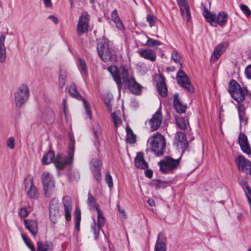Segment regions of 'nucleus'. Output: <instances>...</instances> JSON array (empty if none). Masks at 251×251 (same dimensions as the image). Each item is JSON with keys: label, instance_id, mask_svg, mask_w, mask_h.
<instances>
[{"label": "nucleus", "instance_id": "680f3d73", "mask_svg": "<svg viewBox=\"0 0 251 251\" xmlns=\"http://www.w3.org/2000/svg\"><path fill=\"white\" fill-rule=\"evenodd\" d=\"M146 176L148 178H151L152 176V172L151 170H147L145 172Z\"/></svg>", "mask_w": 251, "mask_h": 251}, {"label": "nucleus", "instance_id": "49530a36", "mask_svg": "<svg viewBox=\"0 0 251 251\" xmlns=\"http://www.w3.org/2000/svg\"><path fill=\"white\" fill-rule=\"evenodd\" d=\"M60 216V213L57 212H54V211H50V221L53 224H55L59 218Z\"/></svg>", "mask_w": 251, "mask_h": 251}, {"label": "nucleus", "instance_id": "f03ea898", "mask_svg": "<svg viewBox=\"0 0 251 251\" xmlns=\"http://www.w3.org/2000/svg\"><path fill=\"white\" fill-rule=\"evenodd\" d=\"M69 135L70 138L69 156H67L62 154H58L53 160L54 164L57 169H63L65 166L70 164L73 162L75 140L74 137L71 133H70Z\"/></svg>", "mask_w": 251, "mask_h": 251}, {"label": "nucleus", "instance_id": "a18cd8bd", "mask_svg": "<svg viewBox=\"0 0 251 251\" xmlns=\"http://www.w3.org/2000/svg\"><path fill=\"white\" fill-rule=\"evenodd\" d=\"M171 57L172 59L176 63L179 64L180 68H182V65L181 63V57L178 52L176 50H174L172 53Z\"/></svg>", "mask_w": 251, "mask_h": 251}, {"label": "nucleus", "instance_id": "5701e85b", "mask_svg": "<svg viewBox=\"0 0 251 251\" xmlns=\"http://www.w3.org/2000/svg\"><path fill=\"white\" fill-rule=\"evenodd\" d=\"M41 119L47 123H52L54 119V114L51 108L48 107L39 115Z\"/></svg>", "mask_w": 251, "mask_h": 251}, {"label": "nucleus", "instance_id": "cd10ccee", "mask_svg": "<svg viewBox=\"0 0 251 251\" xmlns=\"http://www.w3.org/2000/svg\"><path fill=\"white\" fill-rule=\"evenodd\" d=\"M158 93L161 97H165L167 94V88L164 79L161 77L157 83Z\"/></svg>", "mask_w": 251, "mask_h": 251}, {"label": "nucleus", "instance_id": "aec40b11", "mask_svg": "<svg viewBox=\"0 0 251 251\" xmlns=\"http://www.w3.org/2000/svg\"><path fill=\"white\" fill-rule=\"evenodd\" d=\"M24 223L25 228L32 236H35L38 231L37 222L33 220L24 219Z\"/></svg>", "mask_w": 251, "mask_h": 251}, {"label": "nucleus", "instance_id": "473e14b6", "mask_svg": "<svg viewBox=\"0 0 251 251\" xmlns=\"http://www.w3.org/2000/svg\"><path fill=\"white\" fill-rule=\"evenodd\" d=\"M88 204L91 210H96L98 211V209H100V205L97 204L95 199L93 196L89 193L87 200Z\"/></svg>", "mask_w": 251, "mask_h": 251}, {"label": "nucleus", "instance_id": "603ef678", "mask_svg": "<svg viewBox=\"0 0 251 251\" xmlns=\"http://www.w3.org/2000/svg\"><path fill=\"white\" fill-rule=\"evenodd\" d=\"M94 133L95 135V140L96 141V142L95 143V145L96 146H99L100 145V143L98 139H99V135L101 133L100 128H99V129L98 128L96 130H95L94 131Z\"/></svg>", "mask_w": 251, "mask_h": 251}, {"label": "nucleus", "instance_id": "2f4dec72", "mask_svg": "<svg viewBox=\"0 0 251 251\" xmlns=\"http://www.w3.org/2000/svg\"><path fill=\"white\" fill-rule=\"evenodd\" d=\"M181 15L183 18H186L187 22H188L190 18V11L188 3L179 6Z\"/></svg>", "mask_w": 251, "mask_h": 251}, {"label": "nucleus", "instance_id": "0e129e2a", "mask_svg": "<svg viewBox=\"0 0 251 251\" xmlns=\"http://www.w3.org/2000/svg\"><path fill=\"white\" fill-rule=\"evenodd\" d=\"M148 203L151 206H153L155 205V201L153 199H150L148 201Z\"/></svg>", "mask_w": 251, "mask_h": 251}, {"label": "nucleus", "instance_id": "69168bd1", "mask_svg": "<svg viewBox=\"0 0 251 251\" xmlns=\"http://www.w3.org/2000/svg\"><path fill=\"white\" fill-rule=\"evenodd\" d=\"M237 218L239 221H241L243 218V214L241 213H239L237 214Z\"/></svg>", "mask_w": 251, "mask_h": 251}, {"label": "nucleus", "instance_id": "c03bdc74", "mask_svg": "<svg viewBox=\"0 0 251 251\" xmlns=\"http://www.w3.org/2000/svg\"><path fill=\"white\" fill-rule=\"evenodd\" d=\"M22 238L26 245V246L30 249L31 251H36L35 249L34 248L33 245L32 244L31 240L28 238V237L24 234H22Z\"/></svg>", "mask_w": 251, "mask_h": 251}, {"label": "nucleus", "instance_id": "412c9836", "mask_svg": "<svg viewBox=\"0 0 251 251\" xmlns=\"http://www.w3.org/2000/svg\"><path fill=\"white\" fill-rule=\"evenodd\" d=\"M62 203L64 207L65 218L67 221H70L71 219L72 209L71 198L68 196L64 197L62 199Z\"/></svg>", "mask_w": 251, "mask_h": 251}, {"label": "nucleus", "instance_id": "a211bd4d", "mask_svg": "<svg viewBox=\"0 0 251 251\" xmlns=\"http://www.w3.org/2000/svg\"><path fill=\"white\" fill-rule=\"evenodd\" d=\"M101 162L98 159L95 158L92 160L91 162V169L93 176L96 180L99 181L101 179L100 176V166Z\"/></svg>", "mask_w": 251, "mask_h": 251}, {"label": "nucleus", "instance_id": "3c124183", "mask_svg": "<svg viewBox=\"0 0 251 251\" xmlns=\"http://www.w3.org/2000/svg\"><path fill=\"white\" fill-rule=\"evenodd\" d=\"M240 8L243 11V12L247 16H250L251 14V11L249 7L244 4H241L240 5Z\"/></svg>", "mask_w": 251, "mask_h": 251}, {"label": "nucleus", "instance_id": "a878e982", "mask_svg": "<svg viewBox=\"0 0 251 251\" xmlns=\"http://www.w3.org/2000/svg\"><path fill=\"white\" fill-rule=\"evenodd\" d=\"M178 94H175L174 96V104L175 109L177 113H184L186 108V106L183 104L179 100Z\"/></svg>", "mask_w": 251, "mask_h": 251}, {"label": "nucleus", "instance_id": "0eeeda50", "mask_svg": "<svg viewBox=\"0 0 251 251\" xmlns=\"http://www.w3.org/2000/svg\"><path fill=\"white\" fill-rule=\"evenodd\" d=\"M180 163V158L174 159L166 156L158 162L160 171L164 174H171L177 169Z\"/></svg>", "mask_w": 251, "mask_h": 251}, {"label": "nucleus", "instance_id": "7ed1b4c3", "mask_svg": "<svg viewBox=\"0 0 251 251\" xmlns=\"http://www.w3.org/2000/svg\"><path fill=\"white\" fill-rule=\"evenodd\" d=\"M201 6H202V15L206 21L211 25L216 26L217 24H219L220 25H223L226 23L228 18L227 13L221 11L218 13V15H216L215 13L209 11L202 3Z\"/></svg>", "mask_w": 251, "mask_h": 251}, {"label": "nucleus", "instance_id": "de8ad7c7", "mask_svg": "<svg viewBox=\"0 0 251 251\" xmlns=\"http://www.w3.org/2000/svg\"><path fill=\"white\" fill-rule=\"evenodd\" d=\"M167 182L159 180H155L153 182V184L155 187L156 189L165 188L167 186Z\"/></svg>", "mask_w": 251, "mask_h": 251}, {"label": "nucleus", "instance_id": "6ab92c4d", "mask_svg": "<svg viewBox=\"0 0 251 251\" xmlns=\"http://www.w3.org/2000/svg\"><path fill=\"white\" fill-rule=\"evenodd\" d=\"M238 143L242 151L247 154L251 153V150L248 143L247 136L243 133H240L238 136Z\"/></svg>", "mask_w": 251, "mask_h": 251}, {"label": "nucleus", "instance_id": "ea45409f", "mask_svg": "<svg viewBox=\"0 0 251 251\" xmlns=\"http://www.w3.org/2000/svg\"><path fill=\"white\" fill-rule=\"evenodd\" d=\"M59 203L57 200L53 199L52 200L50 204V211L60 213L59 211Z\"/></svg>", "mask_w": 251, "mask_h": 251}, {"label": "nucleus", "instance_id": "f257e3e1", "mask_svg": "<svg viewBox=\"0 0 251 251\" xmlns=\"http://www.w3.org/2000/svg\"><path fill=\"white\" fill-rule=\"evenodd\" d=\"M108 71L112 75L113 79L118 85V88L121 87V83H125L128 89L133 94L140 95L142 87L138 83L134 78L127 77L128 73L124 67L118 69L116 66H111L107 68Z\"/></svg>", "mask_w": 251, "mask_h": 251}, {"label": "nucleus", "instance_id": "864d4df0", "mask_svg": "<svg viewBox=\"0 0 251 251\" xmlns=\"http://www.w3.org/2000/svg\"><path fill=\"white\" fill-rule=\"evenodd\" d=\"M147 22L149 23L151 27L153 26L155 24V18L154 16L148 15L146 17Z\"/></svg>", "mask_w": 251, "mask_h": 251}, {"label": "nucleus", "instance_id": "4c0bfd02", "mask_svg": "<svg viewBox=\"0 0 251 251\" xmlns=\"http://www.w3.org/2000/svg\"><path fill=\"white\" fill-rule=\"evenodd\" d=\"M126 139L128 143L133 144L135 142L136 135L133 133L131 129L127 126L126 128Z\"/></svg>", "mask_w": 251, "mask_h": 251}, {"label": "nucleus", "instance_id": "bb28decb", "mask_svg": "<svg viewBox=\"0 0 251 251\" xmlns=\"http://www.w3.org/2000/svg\"><path fill=\"white\" fill-rule=\"evenodd\" d=\"M5 36H0V62H3L6 59V48L5 47Z\"/></svg>", "mask_w": 251, "mask_h": 251}, {"label": "nucleus", "instance_id": "a19ab883", "mask_svg": "<svg viewBox=\"0 0 251 251\" xmlns=\"http://www.w3.org/2000/svg\"><path fill=\"white\" fill-rule=\"evenodd\" d=\"M67 77V75L65 71H61L60 72L59 78V87L60 88H62L66 84V79Z\"/></svg>", "mask_w": 251, "mask_h": 251}, {"label": "nucleus", "instance_id": "9d476101", "mask_svg": "<svg viewBox=\"0 0 251 251\" xmlns=\"http://www.w3.org/2000/svg\"><path fill=\"white\" fill-rule=\"evenodd\" d=\"M90 19V16L87 12L80 15L76 25V32L78 35H82L88 31Z\"/></svg>", "mask_w": 251, "mask_h": 251}, {"label": "nucleus", "instance_id": "5fc2aeb1", "mask_svg": "<svg viewBox=\"0 0 251 251\" xmlns=\"http://www.w3.org/2000/svg\"><path fill=\"white\" fill-rule=\"evenodd\" d=\"M19 214L21 217L25 218L28 215V212L25 208L23 207L20 209Z\"/></svg>", "mask_w": 251, "mask_h": 251}, {"label": "nucleus", "instance_id": "4d7b16f0", "mask_svg": "<svg viewBox=\"0 0 251 251\" xmlns=\"http://www.w3.org/2000/svg\"><path fill=\"white\" fill-rule=\"evenodd\" d=\"M48 18L50 20L55 24H57L58 23V18L54 15H50Z\"/></svg>", "mask_w": 251, "mask_h": 251}, {"label": "nucleus", "instance_id": "f8f14e48", "mask_svg": "<svg viewBox=\"0 0 251 251\" xmlns=\"http://www.w3.org/2000/svg\"><path fill=\"white\" fill-rule=\"evenodd\" d=\"M177 80L178 83L186 90L191 93L194 92V88L188 76L182 70H180L178 72L177 75Z\"/></svg>", "mask_w": 251, "mask_h": 251}, {"label": "nucleus", "instance_id": "13d9d810", "mask_svg": "<svg viewBox=\"0 0 251 251\" xmlns=\"http://www.w3.org/2000/svg\"><path fill=\"white\" fill-rule=\"evenodd\" d=\"M46 7H50L52 5L51 0H43Z\"/></svg>", "mask_w": 251, "mask_h": 251}, {"label": "nucleus", "instance_id": "e2e57ef3", "mask_svg": "<svg viewBox=\"0 0 251 251\" xmlns=\"http://www.w3.org/2000/svg\"><path fill=\"white\" fill-rule=\"evenodd\" d=\"M177 0V4L179 6L187 3L186 0Z\"/></svg>", "mask_w": 251, "mask_h": 251}, {"label": "nucleus", "instance_id": "9b49d317", "mask_svg": "<svg viewBox=\"0 0 251 251\" xmlns=\"http://www.w3.org/2000/svg\"><path fill=\"white\" fill-rule=\"evenodd\" d=\"M97 212V223L93 219V224L91 226V229L95 235V239H97L100 231V228L103 227L105 223V219L103 216V212L100 209H98Z\"/></svg>", "mask_w": 251, "mask_h": 251}, {"label": "nucleus", "instance_id": "39448f33", "mask_svg": "<svg viewBox=\"0 0 251 251\" xmlns=\"http://www.w3.org/2000/svg\"><path fill=\"white\" fill-rule=\"evenodd\" d=\"M228 91L232 98L239 103L244 100L245 96L249 93L246 88L241 87L234 80L230 81Z\"/></svg>", "mask_w": 251, "mask_h": 251}, {"label": "nucleus", "instance_id": "6e6552de", "mask_svg": "<svg viewBox=\"0 0 251 251\" xmlns=\"http://www.w3.org/2000/svg\"><path fill=\"white\" fill-rule=\"evenodd\" d=\"M41 179L44 186L45 195L47 197H50L54 190V178L51 174L48 172H44L41 175Z\"/></svg>", "mask_w": 251, "mask_h": 251}, {"label": "nucleus", "instance_id": "dca6fc26", "mask_svg": "<svg viewBox=\"0 0 251 251\" xmlns=\"http://www.w3.org/2000/svg\"><path fill=\"white\" fill-rule=\"evenodd\" d=\"M162 122V114L160 111H157L148 122L151 130L153 131L157 129L160 126Z\"/></svg>", "mask_w": 251, "mask_h": 251}, {"label": "nucleus", "instance_id": "20e7f679", "mask_svg": "<svg viewBox=\"0 0 251 251\" xmlns=\"http://www.w3.org/2000/svg\"><path fill=\"white\" fill-rule=\"evenodd\" d=\"M150 140L151 151L157 156L162 155L166 147L165 137L160 133L157 132L150 138Z\"/></svg>", "mask_w": 251, "mask_h": 251}, {"label": "nucleus", "instance_id": "7c9ffc66", "mask_svg": "<svg viewBox=\"0 0 251 251\" xmlns=\"http://www.w3.org/2000/svg\"><path fill=\"white\" fill-rule=\"evenodd\" d=\"M38 250L39 251H52V244L50 242L37 243Z\"/></svg>", "mask_w": 251, "mask_h": 251}, {"label": "nucleus", "instance_id": "1a4fd4ad", "mask_svg": "<svg viewBox=\"0 0 251 251\" xmlns=\"http://www.w3.org/2000/svg\"><path fill=\"white\" fill-rule=\"evenodd\" d=\"M29 91L26 85L20 86L15 94V102L16 106L21 107L27 100L29 97Z\"/></svg>", "mask_w": 251, "mask_h": 251}, {"label": "nucleus", "instance_id": "f704fd0d", "mask_svg": "<svg viewBox=\"0 0 251 251\" xmlns=\"http://www.w3.org/2000/svg\"><path fill=\"white\" fill-rule=\"evenodd\" d=\"M161 236H162V234H159L158 238H160ZM166 247L165 242L158 239L155 245L154 251H166Z\"/></svg>", "mask_w": 251, "mask_h": 251}, {"label": "nucleus", "instance_id": "4468645a", "mask_svg": "<svg viewBox=\"0 0 251 251\" xmlns=\"http://www.w3.org/2000/svg\"><path fill=\"white\" fill-rule=\"evenodd\" d=\"M25 191L28 197L31 199H37L39 197L40 193L36 188L33 184V179L30 178L28 181L25 179Z\"/></svg>", "mask_w": 251, "mask_h": 251}, {"label": "nucleus", "instance_id": "c85d7f7f", "mask_svg": "<svg viewBox=\"0 0 251 251\" xmlns=\"http://www.w3.org/2000/svg\"><path fill=\"white\" fill-rule=\"evenodd\" d=\"M111 18L112 21L115 24L116 27L120 30L124 28V25L120 19L116 9L114 10L111 13Z\"/></svg>", "mask_w": 251, "mask_h": 251}, {"label": "nucleus", "instance_id": "052dcab7", "mask_svg": "<svg viewBox=\"0 0 251 251\" xmlns=\"http://www.w3.org/2000/svg\"><path fill=\"white\" fill-rule=\"evenodd\" d=\"M119 211L120 213V216L123 218H126V213L125 211L121 208H119Z\"/></svg>", "mask_w": 251, "mask_h": 251}, {"label": "nucleus", "instance_id": "c756f323", "mask_svg": "<svg viewBox=\"0 0 251 251\" xmlns=\"http://www.w3.org/2000/svg\"><path fill=\"white\" fill-rule=\"evenodd\" d=\"M246 108L242 104L238 105V112L240 122L244 125L247 124L248 119L246 116Z\"/></svg>", "mask_w": 251, "mask_h": 251}, {"label": "nucleus", "instance_id": "774afa93", "mask_svg": "<svg viewBox=\"0 0 251 251\" xmlns=\"http://www.w3.org/2000/svg\"><path fill=\"white\" fill-rule=\"evenodd\" d=\"M63 110L64 115H65V116H66L67 113V110L66 106L65 107H63Z\"/></svg>", "mask_w": 251, "mask_h": 251}, {"label": "nucleus", "instance_id": "37998d69", "mask_svg": "<svg viewBox=\"0 0 251 251\" xmlns=\"http://www.w3.org/2000/svg\"><path fill=\"white\" fill-rule=\"evenodd\" d=\"M75 226L77 230L79 229L81 221V212L79 209L76 208L75 211Z\"/></svg>", "mask_w": 251, "mask_h": 251}, {"label": "nucleus", "instance_id": "4be33fe9", "mask_svg": "<svg viewBox=\"0 0 251 251\" xmlns=\"http://www.w3.org/2000/svg\"><path fill=\"white\" fill-rule=\"evenodd\" d=\"M228 46L226 42H223L219 44L215 49L211 60L214 62L217 61L220 56L224 52Z\"/></svg>", "mask_w": 251, "mask_h": 251}, {"label": "nucleus", "instance_id": "09e8293b", "mask_svg": "<svg viewBox=\"0 0 251 251\" xmlns=\"http://www.w3.org/2000/svg\"><path fill=\"white\" fill-rule=\"evenodd\" d=\"M7 146L10 149H14L15 145V139L13 137H9L6 141Z\"/></svg>", "mask_w": 251, "mask_h": 251}, {"label": "nucleus", "instance_id": "f3484780", "mask_svg": "<svg viewBox=\"0 0 251 251\" xmlns=\"http://www.w3.org/2000/svg\"><path fill=\"white\" fill-rule=\"evenodd\" d=\"M175 143L178 148L183 151L186 149L188 147V142L186 139L185 134L181 131H178L176 133L175 136Z\"/></svg>", "mask_w": 251, "mask_h": 251}, {"label": "nucleus", "instance_id": "6e6d98bb", "mask_svg": "<svg viewBox=\"0 0 251 251\" xmlns=\"http://www.w3.org/2000/svg\"><path fill=\"white\" fill-rule=\"evenodd\" d=\"M246 76L248 78H251V65H250L246 67L245 72Z\"/></svg>", "mask_w": 251, "mask_h": 251}, {"label": "nucleus", "instance_id": "393cba45", "mask_svg": "<svg viewBox=\"0 0 251 251\" xmlns=\"http://www.w3.org/2000/svg\"><path fill=\"white\" fill-rule=\"evenodd\" d=\"M136 167L141 169H146L148 167V163L144 159L143 153L138 152L134 160Z\"/></svg>", "mask_w": 251, "mask_h": 251}, {"label": "nucleus", "instance_id": "bf43d9fd", "mask_svg": "<svg viewBox=\"0 0 251 251\" xmlns=\"http://www.w3.org/2000/svg\"><path fill=\"white\" fill-rule=\"evenodd\" d=\"M243 187H245L247 189V190L249 192V193L250 195L251 196V189L250 188V187L248 185L247 182L245 181H243Z\"/></svg>", "mask_w": 251, "mask_h": 251}, {"label": "nucleus", "instance_id": "72a5a7b5", "mask_svg": "<svg viewBox=\"0 0 251 251\" xmlns=\"http://www.w3.org/2000/svg\"><path fill=\"white\" fill-rule=\"evenodd\" d=\"M55 157L54 152L52 151H49L43 157L42 162L44 164H49L53 162V160Z\"/></svg>", "mask_w": 251, "mask_h": 251}, {"label": "nucleus", "instance_id": "79ce46f5", "mask_svg": "<svg viewBox=\"0 0 251 251\" xmlns=\"http://www.w3.org/2000/svg\"><path fill=\"white\" fill-rule=\"evenodd\" d=\"M146 37L147 38V41L144 46H147L149 47H153L155 46H159L161 45V42L159 41L154 40L152 38L148 37L147 36L145 35Z\"/></svg>", "mask_w": 251, "mask_h": 251}, {"label": "nucleus", "instance_id": "ddd939ff", "mask_svg": "<svg viewBox=\"0 0 251 251\" xmlns=\"http://www.w3.org/2000/svg\"><path fill=\"white\" fill-rule=\"evenodd\" d=\"M69 92L70 95L73 98H75L78 100H82L83 101V106L86 110V113L89 116L90 119L92 118V113L90 107V106L87 101L82 99V96L79 94L78 92L76 86L74 84H72L70 85L69 88Z\"/></svg>", "mask_w": 251, "mask_h": 251}, {"label": "nucleus", "instance_id": "b1692460", "mask_svg": "<svg viewBox=\"0 0 251 251\" xmlns=\"http://www.w3.org/2000/svg\"><path fill=\"white\" fill-rule=\"evenodd\" d=\"M139 54L143 58L153 62L156 60V55L155 52L150 49L140 50L138 51Z\"/></svg>", "mask_w": 251, "mask_h": 251}, {"label": "nucleus", "instance_id": "c9c22d12", "mask_svg": "<svg viewBox=\"0 0 251 251\" xmlns=\"http://www.w3.org/2000/svg\"><path fill=\"white\" fill-rule=\"evenodd\" d=\"M112 118L115 125V126L117 127L122 123L121 119V113L120 111H116L112 114Z\"/></svg>", "mask_w": 251, "mask_h": 251}, {"label": "nucleus", "instance_id": "423d86ee", "mask_svg": "<svg viewBox=\"0 0 251 251\" xmlns=\"http://www.w3.org/2000/svg\"><path fill=\"white\" fill-rule=\"evenodd\" d=\"M97 51L100 57L103 61H115L116 55L114 54L111 50L109 48L108 41L102 39L97 45Z\"/></svg>", "mask_w": 251, "mask_h": 251}, {"label": "nucleus", "instance_id": "8fccbe9b", "mask_svg": "<svg viewBox=\"0 0 251 251\" xmlns=\"http://www.w3.org/2000/svg\"><path fill=\"white\" fill-rule=\"evenodd\" d=\"M105 180L110 188L113 187V179L112 176L109 173H107L106 174L105 177Z\"/></svg>", "mask_w": 251, "mask_h": 251}, {"label": "nucleus", "instance_id": "2eb2a0df", "mask_svg": "<svg viewBox=\"0 0 251 251\" xmlns=\"http://www.w3.org/2000/svg\"><path fill=\"white\" fill-rule=\"evenodd\" d=\"M236 164L239 170L245 173L251 171V162L243 156L239 155L236 159Z\"/></svg>", "mask_w": 251, "mask_h": 251}, {"label": "nucleus", "instance_id": "338daca9", "mask_svg": "<svg viewBox=\"0 0 251 251\" xmlns=\"http://www.w3.org/2000/svg\"><path fill=\"white\" fill-rule=\"evenodd\" d=\"M105 104L107 106V108L109 111H111L112 110V107L111 104H110L109 102H105Z\"/></svg>", "mask_w": 251, "mask_h": 251}, {"label": "nucleus", "instance_id": "e433bc0d", "mask_svg": "<svg viewBox=\"0 0 251 251\" xmlns=\"http://www.w3.org/2000/svg\"><path fill=\"white\" fill-rule=\"evenodd\" d=\"M176 123L177 126L181 129H185L187 128L188 121L182 117H176Z\"/></svg>", "mask_w": 251, "mask_h": 251}, {"label": "nucleus", "instance_id": "58836bf2", "mask_svg": "<svg viewBox=\"0 0 251 251\" xmlns=\"http://www.w3.org/2000/svg\"><path fill=\"white\" fill-rule=\"evenodd\" d=\"M78 67L81 72L83 74H87V67L85 60L83 59L79 58L77 62Z\"/></svg>", "mask_w": 251, "mask_h": 251}]
</instances>
